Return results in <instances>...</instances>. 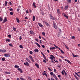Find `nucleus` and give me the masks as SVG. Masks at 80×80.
I'll return each instance as SVG.
<instances>
[{
    "instance_id": "1",
    "label": "nucleus",
    "mask_w": 80,
    "mask_h": 80,
    "mask_svg": "<svg viewBox=\"0 0 80 80\" xmlns=\"http://www.w3.org/2000/svg\"><path fill=\"white\" fill-rule=\"evenodd\" d=\"M53 25H54L53 27H54L55 28V29H57L58 28H57V25L55 24V22L54 21L53 22Z\"/></svg>"
},
{
    "instance_id": "2",
    "label": "nucleus",
    "mask_w": 80,
    "mask_h": 80,
    "mask_svg": "<svg viewBox=\"0 0 80 80\" xmlns=\"http://www.w3.org/2000/svg\"><path fill=\"white\" fill-rule=\"evenodd\" d=\"M53 77L56 80H58V78H57V76L55 75V74H53Z\"/></svg>"
},
{
    "instance_id": "3",
    "label": "nucleus",
    "mask_w": 80,
    "mask_h": 80,
    "mask_svg": "<svg viewBox=\"0 0 80 80\" xmlns=\"http://www.w3.org/2000/svg\"><path fill=\"white\" fill-rule=\"evenodd\" d=\"M6 22H7V18H5L3 20V23H4Z\"/></svg>"
},
{
    "instance_id": "4",
    "label": "nucleus",
    "mask_w": 80,
    "mask_h": 80,
    "mask_svg": "<svg viewBox=\"0 0 80 80\" xmlns=\"http://www.w3.org/2000/svg\"><path fill=\"white\" fill-rule=\"evenodd\" d=\"M18 70H19V71H20V73H23V70L20 69V68H18Z\"/></svg>"
},
{
    "instance_id": "5",
    "label": "nucleus",
    "mask_w": 80,
    "mask_h": 80,
    "mask_svg": "<svg viewBox=\"0 0 80 80\" xmlns=\"http://www.w3.org/2000/svg\"><path fill=\"white\" fill-rule=\"evenodd\" d=\"M65 61H66V62H68V63H70V64H71V63H72V62H70V61L68 60L65 59Z\"/></svg>"
},
{
    "instance_id": "6",
    "label": "nucleus",
    "mask_w": 80,
    "mask_h": 80,
    "mask_svg": "<svg viewBox=\"0 0 80 80\" xmlns=\"http://www.w3.org/2000/svg\"><path fill=\"white\" fill-rule=\"evenodd\" d=\"M35 66L36 67H37V68H39V65H38V64L37 63H36L35 64Z\"/></svg>"
},
{
    "instance_id": "7",
    "label": "nucleus",
    "mask_w": 80,
    "mask_h": 80,
    "mask_svg": "<svg viewBox=\"0 0 80 80\" xmlns=\"http://www.w3.org/2000/svg\"><path fill=\"white\" fill-rule=\"evenodd\" d=\"M35 43L37 45V46H38V47H39V48H40L41 47L40 45H39V44H38V43L35 42Z\"/></svg>"
},
{
    "instance_id": "8",
    "label": "nucleus",
    "mask_w": 80,
    "mask_h": 80,
    "mask_svg": "<svg viewBox=\"0 0 80 80\" xmlns=\"http://www.w3.org/2000/svg\"><path fill=\"white\" fill-rule=\"evenodd\" d=\"M75 75H77V76H78V77H79V78H80V75H78V73L76 72H75Z\"/></svg>"
},
{
    "instance_id": "9",
    "label": "nucleus",
    "mask_w": 80,
    "mask_h": 80,
    "mask_svg": "<svg viewBox=\"0 0 80 80\" xmlns=\"http://www.w3.org/2000/svg\"><path fill=\"white\" fill-rule=\"evenodd\" d=\"M34 51H35V52H38V49H35L34 50Z\"/></svg>"
},
{
    "instance_id": "10",
    "label": "nucleus",
    "mask_w": 80,
    "mask_h": 80,
    "mask_svg": "<svg viewBox=\"0 0 80 80\" xmlns=\"http://www.w3.org/2000/svg\"><path fill=\"white\" fill-rule=\"evenodd\" d=\"M6 41L8 42H10V39H6Z\"/></svg>"
},
{
    "instance_id": "11",
    "label": "nucleus",
    "mask_w": 80,
    "mask_h": 80,
    "mask_svg": "<svg viewBox=\"0 0 80 80\" xmlns=\"http://www.w3.org/2000/svg\"><path fill=\"white\" fill-rule=\"evenodd\" d=\"M42 74L43 75H45V76H47V73H45V72H43L42 73Z\"/></svg>"
},
{
    "instance_id": "12",
    "label": "nucleus",
    "mask_w": 80,
    "mask_h": 80,
    "mask_svg": "<svg viewBox=\"0 0 80 80\" xmlns=\"http://www.w3.org/2000/svg\"><path fill=\"white\" fill-rule=\"evenodd\" d=\"M72 55L74 57H78V56L77 55H74V54L72 53Z\"/></svg>"
},
{
    "instance_id": "13",
    "label": "nucleus",
    "mask_w": 80,
    "mask_h": 80,
    "mask_svg": "<svg viewBox=\"0 0 80 80\" xmlns=\"http://www.w3.org/2000/svg\"><path fill=\"white\" fill-rule=\"evenodd\" d=\"M57 12L59 14H60V9H58V10H57Z\"/></svg>"
},
{
    "instance_id": "14",
    "label": "nucleus",
    "mask_w": 80,
    "mask_h": 80,
    "mask_svg": "<svg viewBox=\"0 0 80 80\" xmlns=\"http://www.w3.org/2000/svg\"><path fill=\"white\" fill-rule=\"evenodd\" d=\"M50 55V56H51V57H52V58H54V59H55V56H53V55Z\"/></svg>"
},
{
    "instance_id": "15",
    "label": "nucleus",
    "mask_w": 80,
    "mask_h": 80,
    "mask_svg": "<svg viewBox=\"0 0 80 80\" xmlns=\"http://www.w3.org/2000/svg\"><path fill=\"white\" fill-rule=\"evenodd\" d=\"M4 55L5 57H9V56H10V55L9 54H4Z\"/></svg>"
},
{
    "instance_id": "16",
    "label": "nucleus",
    "mask_w": 80,
    "mask_h": 80,
    "mask_svg": "<svg viewBox=\"0 0 80 80\" xmlns=\"http://www.w3.org/2000/svg\"><path fill=\"white\" fill-rule=\"evenodd\" d=\"M16 20L18 23H20V21H19V19H18V18H17Z\"/></svg>"
},
{
    "instance_id": "17",
    "label": "nucleus",
    "mask_w": 80,
    "mask_h": 80,
    "mask_svg": "<svg viewBox=\"0 0 80 80\" xmlns=\"http://www.w3.org/2000/svg\"><path fill=\"white\" fill-rule=\"evenodd\" d=\"M33 6L35 8H36L37 7V6H35V2H33Z\"/></svg>"
},
{
    "instance_id": "18",
    "label": "nucleus",
    "mask_w": 80,
    "mask_h": 80,
    "mask_svg": "<svg viewBox=\"0 0 80 80\" xmlns=\"http://www.w3.org/2000/svg\"><path fill=\"white\" fill-rule=\"evenodd\" d=\"M38 25H39V26L40 27H43V26L41 24V23H38Z\"/></svg>"
},
{
    "instance_id": "19",
    "label": "nucleus",
    "mask_w": 80,
    "mask_h": 80,
    "mask_svg": "<svg viewBox=\"0 0 80 80\" xmlns=\"http://www.w3.org/2000/svg\"><path fill=\"white\" fill-rule=\"evenodd\" d=\"M75 77L77 80H79L78 78L76 75H74Z\"/></svg>"
},
{
    "instance_id": "20",
    "label": "nucleus",
    "mask_w": 80,
    "mask_h": 80,
    "mask_svg": "<svg viewBox=\"0 0 80 80\" xmlns=\"http://www.w3.org/2000/svg\"><path fill=\"white\" fill-rule=\"evenodd\" d=\"M50 17L51 19H52V20H54V18H53V17L52 16V15H50Z\"/></svg>"
},
{
    "instance_id": "21",
    "label": "nucleus",
    "mask_w": 80,
    "mask_h": 80,
    "mask_svg": "<svg viewBox=\"0 0 80 80\" xmlns=\"http://www.w3.org/2000/svg\"><path fill=\"white\" fill-rule=\"evenodd\" d=\"M2 61H5V58H2Z\"/></svg>"
},
{
    "instance_id": "22",
    "label": "nucleus",
    "mask_w": 80,
    "mask_h": 80,
    "mask_svg": "<svg viewBox=\"0 0 80 80\" xmlns=\"http://www.w3.org/2000/svg\"><path fill=\"white\" fill-rule=\"evenodd\" d=\"M64 16L66 18H68V16L66 15V14H64Z\"/></svg>"
},
{
    "instance_id": "23",
    "label": "nucleus",
    "mask_w": 80,
    "mask_h": 80,
    "mask_svg": "<svg viewBox=\"0 0 80 80\" xmlns=\"http://www.w3.org/2000/svg\"><path fill=\"white\" fill-rule=\"evenodd\" d=\"M15 67L16 68H19V66H18V65H15Z\"/></svg>"
},
{
    "instance_id": "24",
    "label": "nucleus",
    "mask_w": 80,
    "mask_h": 80,
    "mask_svg": "<svg viewBox=\"0 0 80 80\" xmlns=\"http://www.w3.org/2000/svg\"><path fill=\"white\" fill-rule=\"evenodd\" d=\"M44 23H45L46 25L47 26H48V25H49L48 23L47 22H45Z\"/></svg>"
},
{
    "instance_id": "25",
    "label": "nucleus",
    "mask_w": 80,
    "mask_h": 80,
    "mask_svg": "<svg viewBox=\"0 0 80 80\" xmlns=\"http://www.w3.org/2000/svg\"><path fill=\"white\" fill-rule=\"evenodd\" d=\"M3 21V18L2 17H0V22H2Z\"/></svg>"
},
{
    "instance_id": "26",
    "label": "nucleus",
    "mask_w": 80,
    "mask_h": 80,
    "mask_svg": "<svg viewBox=\"0 0 80 80\" xmlns=\"http://www.w3.org/2000/svg\"><path fill=\"white\" fill-rule=\"evenodd\" d=\"M19 47L20 48H23V46H22V45H21L19 46Z\"/></svg>"
},
{
    "instance_id": "27",
    "label": "nucleus",
    "mask_w": 80,
    "mask_h": 80,
    "mask_svg": "<svg viewBox=\"0 0 80 80\" xmlns=\"http://www.w3.org/2000/svg\"><path fill=\"white\" fill-rule=\"evenodd\" d=\"M5 73H6V74H8V75H9V74L10 73V72H5Z\"/></svg>"
},
{
    "instance_id": "28",
    "label": "nucleus",
    "mask_w": 80,
    "mask_h": 80,
    "mask_svg": "<svg viewBox=\"0 0 80 80\" xmlns=\"http://www.w3.org/2000/svg\"><path fill=\"white\" fill-rule=\"evenodd\" d=\"M2 52H7V51L5 49H3L2 50Z\"/></svg>"
},
{
    "instance_id": "29",
    "label": "nucleus",
    "mask_w": 80,
    "mask_h": 80,
    "mask_svg": "<svg viewBox=\"0 0 80 80\" xmlns=\"http://www.w3.org/2000/svg\"><path fill=\"white\" fill-rule=\"evenodd\" d=\"M5 6H7V3H8V2H7V1H5Z\"/></svg>"
},
{
    "instance_id": "30",
    "label": "nucleus",
    "mask_w": 80,
    "mask_h": 80,
    "mask_svg": "<svg viewBox=\"0 0 80 80\" xmlns=\"http://www.w3.org/2000/svg\"><path fill=\"white\" fill-rule=\"evenodd\" d=\"M45 60H47V58H46V57L44 55V56H43Z\"/></svg>"
},
{
    "instance_id": "31",
    "label": "nucleus",
    "mask_w": 80,
    "mask_h": 80,
    "mask_svg": "<svg viewBox=\"0 0 80 80\" xmlns=\"http://www.w3.org/2000/svg\"><path fill=\"white\" fill-rule=\"evenodd\" d=\"M68 6H66L65 7V10H67V8H68Z\"/></svg>"
},
{
    "instance_id": "32",
    "label": "nucleus",
    "mask_w": 80,
    "mask_h": 80,
    "mask_svg": "<svg viewBox=\"0 0 80 80\" xmlns=\"http://www.w3.org/2000/svg\"><path fill=\"white\" fill-rule=\"evenodd\" d=\"M13 29L14 31H16V30L17 29H16V28L13 27Z\"/></svg>"
},
{
    "instance_id": "33",
    "label": "nucleus",
    "mask_w": 80,
    "mask_h": 80,
    "mask_svg": "<svg viewBox=\"0 0 80 80\" xmlns=\"http://www.w3.org/2000/svg\"><path fill=\"white\" fill-rule=\"evenodd\" d=\"M50 74L52 76V75H53V74H53V72H51L50 73Z\"/></svg>"
},
{
    "instance_id": "34",
    "label": "nucleus",
    "mask_w": 80,
    "mask_h": 80,
    "mask_svg": "<svg viewBox=\"0 0 80 80\" xmlns=\"http://www.w3.org/2000/svg\"><path fill=\"white\" fill-rule=\"evenodd\" d=\"M42 35H44V36H45V32H43L42 33Z\"/></svg>"
},
{
    "instance_id": "35",
    "label": "nucleus",
    "mask_w": 80,
    "mask_h": 80,
    "mask_svg": "<svg viewBox=\"0 0 80 80\" xmlns=\"http://www.w3.org/2000/svg\"><path fill=\"white\" fill-rule=\"evenodd\" d=\"M35 16H33V21H35Z\"/></svg>"
},
{
    "instance_id": "36",
    "label": "nucleus",
    "mask_w": 80,
    "mask_h": 80,
    "mask_svg": "<svg viewBox=\"0 0 80 80\" xmlns=\"http://www.w3.org/2000/svg\"><path fill=\"white\" fill-rule=\"evenodd\" d=\"M10 14L11 15H13V13L12 12H10Z\"/></svg>"
},
{
    "instance_id": "37",
    "label": "nucleus",
    "mask_w": 80,
    "mask_h": 80,
    "mask_svg": "<svg viewBox=\"0 0 80 80\" xmlns=\"http://www.w3.org/2000/svg\"><path fill=\"white\" fill-rule=\"evenodd\" d=\"M26 60L28 61V62H30V60H29V59L27 58H26Z\"/></svg>"
},
{
    "instance_id": "38",
    "label": "nucleus",
    "mask_w": 80,
    "mask_h": 80,
    "mask_svg": "<svg viewBox=\"0 0 80 80\" xmlns=\"http://www.w3.org/2000/svg\"><path fill=\"white\" fill-rule=\"evenodd\" d=\"M61 53H63V54H64V53H65V52H64L63 51V50H61Z\"/></svg>"
},
{
    "instance_id": "39",
    "label": "nucleus",
    "mask_w": 80,
    "mask_h": 80,
    "mask_svg": "<svg viewBox=\"0 0 80 80\" xmlns=\"http://www.w3.org/2000/svg\"><path fill=\"white\" fill-rule=\"evenodd\" d=\"M68 2V3H71L72 2V0H69Z\"/></svg>"
},
{
    "instance_id": "40",
    "label": "nucleus",
    "mask_w": 80,
    "mask_h": 80,
    "mask_svg": "<svg viewBox=\"0 0 80 80\" xmlns=\"http://www.w3.org/2000/svg\"><path fill=\"white\" fill-rule=\"evenodd\" d=\"M31 60H32V61L33 62H35V61H34V60H33V58H32V59H31Z\"/></svg>"
},
{
    "instance_id": "41",
    "label": "nucleus",
    "mask_w": 80,
    "mask_h": 80,
    "mask_svg": "<svg viewBox=\"0 0 80 80\" xmlns=\"http://www.w3.org/2000/svg\"><path fill=\"white\" fill-rule=\"evenodd\" d=\"M26 65H27V66H29V64H28V62H26Z\"/></svg>"
},
{
    "instance_id": "42",
    "label": "nucleus",
    "mask_w": 80,
    "mask_h": 80,
    "mask_svg": "<svg viewBox=\"0 0 80 80\" xmlns=\"http://www.w3.org/2000/svg\"><path fill=\"white\" fill-rule=\"evenodd\" d=\"M29 53H30V54L32 55V53H33V52H32V51H31L29 52Z\"/></svg>"
},
{
    "instance_id": "43",
    "label": "nucleus",
    "mask_w": 80,
    "mask_h": 80,
    "mask_svg": "<svg viewBox=\"0 0 80 80\" xmlns=\"http://www.w3.org/2000/svg\"><path fill=\"white\" fill-rule=\"evenodd\" d=\"M20 79L21 80H23L24 79L22 78H20Z\"/></svg>"
},
{
    "instance_id": "44",
    "label": "nucleus",
    "mask_w": 80,
    "mask_h": 80,
    "mask_svg": "<svg viewBox=\"0 0 80 80\" xmlns=\"http://www.w3.org/2000/svg\"><path fill=\"white\" fill-rule=\"evenodd\" d=\"M9 10L10 11H13V9L12 8H11L9 9Z\"/></svg>"
},
{
    "instance_id": "45",
    "label": "nucleus",
    "mask_w": 80,
    "mask_h": 80,
    "mask_svg": "<svg viewBox=\"0 0 80 80\" xmlns=\"http://www.w3.org/2000/svg\"><path fill=\"white\" fill-rule=\"evenodd\" d=\"M29 58H30V59H31L32 58V57L30 55L29 56Z\"/></svg>"
},
{
    "instance_id": "46",
    "label": "nucleus",
    "mask_w": 80,
    "mask_h": 80,
    "mask_svg": "<svg viewBox=\"0 0 80 80\" xmlns=\"http://www.w3.org/2000/svg\"><path fill=\"white\" fill-rule=\"evenodd\" d=\"M48 69L49 70V71H52V70H51V69H50V68H48Z\"/></svg>"
},
{
    "instance_id": "47",
    "label": "nucleus",
    "mask_w": 80,
    "mask_h": 80,
    "mask_svg": "<svg viewBox=\"0 0 80 80\" xmlns=\"http://www.w3.org/2000/svg\"><path fill=\"white\" fill-rule=\"evenodd\" d=\"M43 62H44V63H47V62L46 61V60H45V59H44L43 60Z\"/></svg>"
},
{
    "instance_id": "48",
    "label": "nucleus",
    "mask_w": 80,
    "mask_h": 80,
    "mask_svg": "<svg viewBox=\"0 0 80 80\" xmlns=\"http://www.w3.org/2000/svg\"><path fill=\"white\" fill-rule=\"evenodd\" d=\"M28 79H29L30 80H32V79L30 77H28Z\"/></svg>"
},
{
    "instance_id": "49",
    "label": "nucleus",
    "mask_w": 80,
    "mask_h": 80,
    "mask_svg": "<svg viewBox=\"0 0 80 80\" xmlns=\"http://www.w3.org/2000/svg\"><path fill=\"white\" fill-rule=\"evenodd\" d=\"M9 46H10L11 47H13V45L12 44H9Z\"/></svg>"
},
{
    "instance_id": "50",
    "label": "nucleus",
    "mask_w": 80,
    "mask_h": 80,
    "mask_svg": "<svg viewBox=\"0 0 80 80\" xmlns=\"http://www.w3.org/2000/svg\"><path fill=\"white\" fill-rule=\"evenodd\" d=\"M64 72L65 73V75L66 76H67V73L66 72H65V71H64Z\"/></svg>"
},
{
    "instance_id": "51",
    "label": "nucleus",
    "mask_w": 80,
    "mask_h": 80,
    "mask_svg": "<svg viewBox=\"0 0 80 80\" xmlns=\"http://www.w3.org/2000/svg\"><path fill=\"white\" fill-rule=\"evenodd\" d=\"M74 38H75V36H73L72 37V39H74Z\"/></svg>"
},
{
    "instance_id": "52",
    "label": "nucleus",
    "mask_w": 80,
    "mask_h": 80,
    "mask_svg": "<svg viewBox=\"0 0 80 80\" xmlns=\"http://www.w3.org/2000/svg\"><path fill=\"white\" fill-rule=\"evenodd\" d=\"M8 37H9V38H11V35L9 34L8 35Z\"/></svg>"
},
{
    "instance_id": "53",
    "label": "nucleus",
    "mask_w": 80,
    "mask_h": 80,
    "mask_svg": "<svg viewBox=\"0 0 80 80\" xmlns=\"http://www.w3.org/2000/svg\"><path fill=\"white\" fill-rule=\"evenodd\" d=\"M41 53L42 54V55L43 56H44L45 55L43 54V53L42 52H41Z\"/></svg>"
},
{
    "instance_id": "54",
    "label": "nucleus",
    "mask_w": 80,
    "mask_h": 80,
    "mask_svg": "<svg viewBox=\"0 0 80 80\" xmlns=\"http://www.w3.org/2000/svg\"><path fill=\"white\" fill-rule=\"evenodd\" d=\"M41 13L42 15H43L44 14L43 12H41Z\"/></svg>"
},
{
    "instance_id": "55",
    "label": "nucleus",
    "mask_w": 80,
    "mask_h": 80,
    "mask_svg": "<svg viewBox=\"0 0 80 80\" xmlns=\"http://www.w3.org/2000/svg\"><path fill=\"white\" fill-rule=\"evenodd\" d=\"M41 46L43 48H45V46L42 45Z\"/></svg>"
},
{
    "instance_id": "56",
    "label": "nucleus",
    "mask_w": 80,
    "mask_h": 80,
    "mask_svg": "<svg viewBox=\"0 0 80 80\" xmlns=\"http://www.w3.org/2000/svg\"><path fill=\"white\" fill-rule=\"evenodd\" d=\"M40 43H42V40H40Z\"/></svg>"
},
{
    "instance_id": "57",
    "label": "nucleus",
    "mask_w": 80,
    "mask_h": 80,
    "mask_svg": "<svg viewBox=\"0 0 80 80\" xmlns=\"http://www.w3.org/2000/svg\"><path fill=\"white\" fill-rule=\"evenodd\" d=\"M58 77H59V78L61 77V75H59L58 76Z\"/></svg>"
},
{
    "instance_id": "58",
    "label": "nucleus",
    "mask_w": 80,
    "mask_h": 80,
    "mask_svg": "<svg viewBox=\"0 0 80 80\" xmlns=\"http://www.w3.org/2000/svg\"><path fill=\"white\" fill-rule=\"evenodd\" d=\"M52 50L53 49H55V47H52Z\"/></svg>"
},
{
    "instance_id": "59",
    "label": "nucleus",
    "mask_w": 80,
    "mask_h": 80,
    "mask_svg": "<svg viewBox=\"0 0 80 80\" xmlns=\"http://www.w3.org/2000/svg\"><path fill=\"white\" fill-rule=\"evenodd\" d=\"M35 40H36V41H37V42H38V39H36Z\"/></svg>"
},
{
    "instance_id": "60",
    "label": "nucleus",
    "mask_w": 80,
    "mask_h": 80,
    "mask_svg": "<svg viewBox=\"0 0 80 80\" xmlns=\"http://www.w3.org/2000/svg\"><path fill=\"white\" fill-rule=\"evenodd\" d=\"M50 59H51V60H53V58L52 57H50Z\"/></svg>"
},
{
    "instance_id": "61",
    "label": "nucleus",
    "mask_w": 80,
    "mask_h": 80,
    "mask_svg": "<svg viewBox=\"0 0 80 80\" xmlns=\"http://www.w3.org/2000/svg\"><path fill=\"white\" fill-rule=\"evenodd\" d=\"M61 73H62V75H64V73H63V71H62L61 72Z\"/></svg>"
},
{
    "instance_id": "62",
    "label": "nucleus",
    "mask_w": 80,
    "mask_h": 80,
    "mask_svg": "<svg viewBox=\"0 0 80 80\" xmlns=\"http://www.w3.org/2000/svg\"><path fill=\"white\" fill-rule=\"evenodd\" d=\"M9 3L10 4V5H12V2H9Z\"/></svg>"
},
{
    "instance_id": "63",
    "label": "nucleus",
    "mask_w": 80,
    "mask_h": 80,
    "mask_svg": "<svg viewBox=\"0 0 80 80\" xmlns=\"http://www.w3.org/2000/svg\"><path fill=\"white\" fill-rule=\"evenodd\" d=\"M30 34H32V31H30Z\"/></svg>"
},
{
    "instance_id": "64",
    "label": "nucleus",
    "mask_w": 80,
    "mask_h": 80,
    "mask_svg": "<svg viewBox=\"0 0 80 80\" xmlns=\"http://www.w3.org/2000/svg\"><path fill=\"white\" fill-rule=\"evenodd\" d=\"M59 32H62V31H61V29H59Z\"/></svg>"
}]
</instances>
